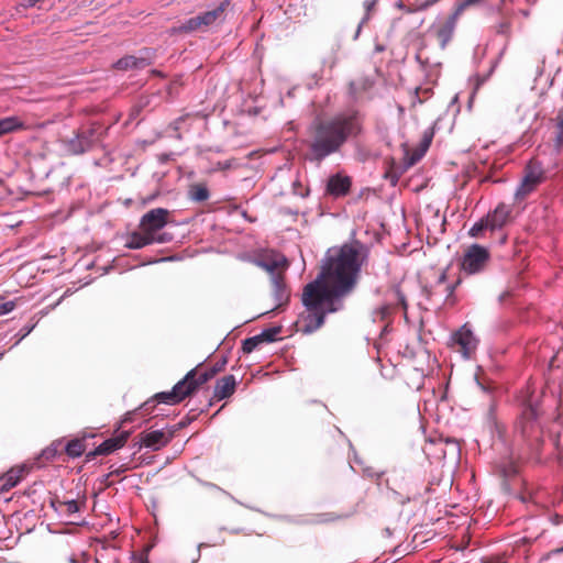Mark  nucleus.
Returning a JSON list of instances; mask_svg holds the SVG:
<instances>
[{"mask_svg": "<svg viewBox=\"0 0 563 563\" xmlns=\"http://www.w3.org/2000/svg\"><path fill=\"white\" fill-rule=\"evenodd\" d=\"M367 257L368 249L360 241L328 251L320 274L302 291V303L307 309V316L302 318V332L317 331L328 313L343 308V298L355 288Z\"/></svg>", "mask_w": 563, "mask_h": 563, "instance_id": "obj_1", "label": "nucleus"}, {"mask_svg": "<svg viewBox=\"0 0 563 563\" xmlns=\"http://www.w3.org/2000/svg\"><path fill=\"white\" fill-rule=\"evenodd\" d=\"M363 121V114L358 110L349 109L316 122L311 129L307 158L319 164L339 152L350 139L361 134Z\"/></svg>", "mask_w": 563, "mask_h": 563, "instance_id": "obj_2", "label": "nucleus"}, {"mask_svg": "<svg viewBox=\"0 0 563 563\" xmlns=\"http://www.w3.org/2000/svg\"><path fill=\"white\" fill-rule=\"evenodd\" d=\"M479 1L481 0H464L460 2L449 16H446L445 19L437 20L438 23H434L432 25L431 30L434 33L437 40L439 41L440 47L442 49H444L453 38L457 21L461 14L464 12V10Z\"/></svg>", "mask_w": 563, "mask_h": 563, "instance_id": "obj_3", "label": "nucleus"}, {"mask_svg": "<svg viewBox=\"0 0 563 563\" xmlns=\"http://www.w3.org/2000/svg\"><path fill=\"white\" fill-rule=\"evenodd\" d=\"M170 212L165 208H154L144 213L140 220L139 228L153 238H165L166 243L173 240L170 233L162 232L168 223Z\"/></svg>", "mask_w": 563, "mask_h": 563, "instance_id": "obj_4", "label": "nucleus"}, {"mask_svg": "<svg viewBox=\"0 0 563 563\" xmlns=\"http://www.w3.org/2000/svg\"><path fill=\"white\" fill-rule=\"evenodd\" d=\"M545 179L544 169L538 162H530L525 168V176L515 191L516 199H523Z\"/></svg>", "mask_w": 563, "mask_h": 563, "instance_id": "obj_5", "label": "nucleus"}, {"mask_svg": "<svg viewBox=\"0 0 563 563\" xmlns=\"http://www.w3.org/2000/svg\"><path fill=\"white\" fill-rule=\"evenodd\" d=\"M516 432L520 433L523 440L539 441L541 438V428L538 422V410L533 406L523 409L519 421L516 424Z\"/></svg>", "mask_w": 563, "mask_h": 563, "instance_id": "obj_6", "label": "nucleus"}, {"mask_svg": "<svg viewBox=\"0 0 563 563\" xmlns=\"http://www.w3.org/2000/svg\"><path fill=\"white\" fill-rule=\"evenodd\" d=\"M489 261V252L479 244H472L465 252L461 267L468 274H478L486 267Z\"/></svg>", "mask_w": 563, "mask_h": 563, "instance_id": "obj_7", "label": "nucleus"}, {"mask_svg": "<svg viewBox=\"0 0 563 563\" xmlns=\"http://www.w3.org/2000/svg\"><path fill=\"white\" fill-rule=\"evenodd\" d=\"M451 340L454 345L459 346V351L466 360L472 357L478 345V339L467 324L462 325L455 331Z\"/></svg>", "mask_w": 563, "mask_h": 563, "instance_id": "obj_8", "label": "nucleus"}, {"mask_svg": "<svg viewBox=\"0 0 563 563\" xmlns=\"http://www.w3.org/2000/svg\"><path fill=\"white\" fill-rule=\"evenodd\" d=\"M194 372H188L185 377L179 380L170 391H162L155 395L158 402L166 405H176L183 401L187 396L192 394V387H186Z\"/></svg>", "mask_w": 563, "mask_h": 563, "instance_id": "obj_9", "label": "nucleus"}, {"mask_svg": "<svg viewBox=\"0 0 563 563\" xmlns=\"http://www.w3.org/2000/svg\"><path fill=\"white\" fill-rule=\"evenodd\" d=\"M96 142V132L93 129L77 133L65 144L66 151L71 155H80L92 148Z\"/></svg>", "mask_w": 563, "mask_h": 563, "instance_id": "obj_10", "label": "nucleus"}, {"mask_svg": "<svg viewBox=\"0 0 563 563\" xmlns=\"http://www.w3.org/2000/svg\"><path fill=\"white\" fill-rule=\"evenodd\" d=\"M255 263L271 275V279L274 278V276H283L288 267L287 258L279 253L266 255Z\"/></svg>", "mask_w": 563, "mask_h": 563, "instance_id": "obj_11", "label": "nucleus"}, {"mask_svg": "<svg viewBox=\"0 0 563 563\" xmlns=\"http://www.w3.org/2000/svg\"><path fill=\"white\" fill-rule=\"evenodd\" d=\"M152 64V55L145 49L141 56L126 55L115 62L114 67L119 70L143 69Z\"/></svg>", "mask_w": 563, "mask_h": 563, "instance_id": "obj_12", "label": "nucleus"}, {"mask_svg": "<svg viewBox=\"0 0 563 563\" xmlns=\"http://www.w3.org/2000/svg\"><path fill=\"white\" fill-rule=\"evenodd\" d=\"M166 243L165 238H153L147 234L144 230L139 228V231L132 232L125 241V246L131 250H140L152 244H164Z\"/></svg>", "mask_w": 563, "mask_h": 563, "instance_id": "obj_13", "label": "nucleus"}, {"mask_svg": "<svg viewBox=\"0 0 563 563\" xmlns=\"http://www.w3.org/2000/svg\"><path fill=\"white\" fill-rule=\"evenodd\" d=\"M229 5L230 0H223L214 9L198 14L202 31H206L209 26L216 24L219 21H224L225 11Z\"/></svg>", "mask_w": 563, "mask_h": 563, "instance_id": "obj_14", "label": "nucleus"}, {"mask_svg": "<svg viewBox=\"0 0 563 563\" xmlns=\"http://www.w3.org/2000/svg\"><path fill=\"white\" fill-rule=\"evenodd\" d=\"M461 280L457 279L453 283H448L446 272L443 271L434 285L435 294H441L444 296V302L449 306H453L456 302V297L454 295L456 287L460 285Z\"/></svg>", "mask_w": 563, "mask_h": 563, "instance_id": "obj_15", "label": "nucleus"}, {"mask_svg": "<svg viewBox=\"0 0 563 563\" xmlns=\"http://www.w3.org/2000/svg\"><path fill=\"white\" fill-rule=\"evenodd\" d=\"M170 437L163 430L145 431L140 434V443L145 448L157 451L169 442Z\"/></svg>", "mask_w": 563, "mask_h": 563, "instance_id": "obj_16", "label": "nucleus"}, {"mask_svg": "<svg viewBox=\"0 0 563 563\" xmlns=\"http://www.w3.org/2000/svg\"><path fill=\"white\" fill-rule=\"evenodd\" d=\"M511 213V207L506 203H499L494 211L486 216L490 231L501 229L508 221Z\"/></svg>", "mask_w": 563, "mask_h": 563, "instance_id": "obj_17", "label": "nucleus"}, {"mask_svg": "<svg viewBox=\"0 0 563 563\" xmlns=\"http://www.w3.org/2000/svg\"><path fill=\"white\" fill-rule=\"evenodd\" d=\"M352 180L349 176L335 174L331 176L327 184V191L334 197H343L349 194Z\"/></svg>", "mask_w": 563, "mask_h": 563, "instance_id": "obj_18", "label": "nucleus"}, {"mask_svg": "<svg viewBox=\"0 0 563 563\" xmlns=\"http://www.w3.org/2000/svg\"><path fill=\"white\" fill-rule=\"evenodd\" d=\"M236 383L234 375H227L218 379L214 386L213 397L218 400L230 397L235 390Z\"/></svg>", "mask_w": 563, "mask_h": 563, "instance_id": "obj_19", "label": "nucleus"}, {"mask_svg": "<svg viewBox=\"0 0 563 563\" xmlns=\"http://www.w3.org/2000/svg\"><path fill=\"white\" fill-rule=\"evenodd\" d=\"M128 433H122L120 437L111 438L106 441H103L101 444H99L93 454L97 455H108L118 449L122 448L128 439Z\"/></svg>", "mask_w": 563, "mask_h": 563, "instance_id": "obj_20", "label": "nucleus"}, {"mask_svg": "<svg viewBox=\"0 0 563 563\" xmlns=\"http://www.w3.org/2000/svg\"><path fill=\"white\" fill-rule=\"evenodd\" d=\"M273 285V296L276 301V307H280L285 305L289 299V290L285 284L284 275L283 276H274L272 278Z\"/></svg>", "mask_w": 563, "mask_h": 563, "instance_id": "obj_21", "label": "nucleus"}, {"mask_svg": "<svg viewBox=\"0 0 563 563\" xmlns=\"http://www.w3.org/2000/svg\"><path fill=\"white\" fill-rule=\"evenodd\" d=\"M440 0H415L410 3H405L404 1L399 0L396 2V8L402 10L405 13L411 14L419 11H424L435 3H438Z\"/></svg>", "mask_w": 563, "mask_h": 563, "instance_id": "obj_22", "label": "nucleus"}, {"mask_svg": "<svg viewBox=\"0 0 563 563\" xmlns=\"http://www.w3.org/2000/svg\"><path fill=\"white\" fill-rule=\"evenodd\" d=\"M374 86V80L369 77L363 76L350 82L349 93L352 99L358 100L361 93L369 90Z\"/></svg>", "mask_w": 563, "mask_h": 563, "instance_id": "obj_23", "label": "nucleus"}, {"mask_svg": "<svg viewBox=\"0 0 563 563\" xmlns=\"http://www.w3.org/2000/svg\"><path fill=\"white\" fill-rule=\"evenodd\" d=\"M22 128L23 123L16 117H8L0 119V136L18 131Z\"/></svg>", "mask_w": 563, "mask_h": 563, "instance_id": "obj_24", "label": "nucleus"}, {"mask_svg": "<svg viewBox=\"0 0 563 563\" xmlns=\"http://www.w3.org/2000/svg\"><path fill=\"white\" fill-rule=\"evenodd\" d=\"M190 372H194L192 376L189 378L186 387H192V393L201 385L207 383L213 377V373L209 372L208 369L202 373H197L196 369H191Z\"/></svg>", "mask_w": 563, "mask_h": 563, "instance_id": "obj_25", "label": "nucleus"}, {"mask_svg": "<svg viewBox=\"0 0 563 563\" xmlns=\"http://www.w3.org/2000/svg\"><path fill=\"white\" fill-rule=\"evenodd\" d=\"M195 31H202L198 15L184 21L180 25L172 29L173 34L190 33V32H195Z\"/></svg>", "mask_w": 563, "mask_h": 563, "instance_id": "obj_26", "label": "nucleus"}, {"mask_svg": "<svg viewBox=\"0 0 563 563\" xmlns=\"http://www.w3.org/2000/svg\"><path fill=\"white\" fill-rule=\"evenodd\" d=\"M24 471H25L24 467H20L18 470H14V468L10 470L5 474L2 489H10V488H13L14 486H16L20 483V481L22 479Z\"/></svg>", "mask_w": 563, "mask_h": 563, "instance_id": "obj_27", "label": "nucleus"}, {"mask_svg": "<svg viewBox=\"0 0 563 563\" xmlns=\"http://www.w3.org/2000/svg\"><path fill=\"white\" fill-rule=\"evenodd\" d=\"M86 450V445L84 440L80 439H74L69 441L66 446L65 451L69 457H79Z\"/></svg>", "mask_w": 563, "mask_h": 563, "instance_id": "obj_28", "label": "nucleus"}, {"mask_svg": "<svg viewBox=\"0 0 563 563\" xmlns=\"http://www.w3.org/2000/svg\"><path fill=\"white\" fill-rule=\"evenodd\" d=\"M209 189L205 185H194L189 190V197L192 201L202 202L209 198Z\"/></svg>", "mask_w": 563, "mask_h": 563, "instance_id": "obj_29", "label": "nucleus"}, {"mask_svg": "<svg viewBox=\"0 0 563 563\" xmlns=\"http://www.w3.org/2000/svg\"><path fill=\"white\" fill-rule=\"evenodd\" d=\"M279 332H280L279 328H269V329L263 330L260 334H257V336L260 338L262 343H264V342L271 343L276 340Z\"/></svg>", "mask_w": 563, "mask_h": 563, "instance_id": "obj_30", "label": "nucleus"}, {"mask_svg": "<svg viewBox=\"0 0 563 563\" xmlns=\"http://www.w3.org/2000/svg\"><path fill=\"white\" fill-rule=\"evenodd\" d=\"M261 343L262 342L257 335L247 338L243 341L242 350L244 353H252Z\"/></svg>", "mask_w": 563, "mask_h": 563, "instance_id": "obj_31", "label": "nucleus"}, {"mask_svg": "<svg viewBox=\"0 0 563 563\" xmlns=\"http://www.w3.org/2000/svg\"><path fill=\"white\" fill-rule=\"evenodd\" d=\"M375 3H376V0H366L364 2V8H365L366 13L357 26L355 37L358 36L362 25L369 19V12L374 8Z\"/></svg>", "mask_w": 563, "mask_h": 563, "instance_id": "obj_32", "label": "nucleus"}, {"mask_svg": "<svg viewBox=\"0 0 563 563\" xmlns=\"http://www.w3.org/2000/svg\"><path fill=\"white\" fill-rule=\"evenodd\" d=\"M485 229H489L488 228V222L487 220L484 218V219H481L478 222H476L470 230V234L473 236V238H476L478 236V234L485 230Z\"/></svg>", "mask_w": 563, "mask_h": 563, "instance_id": "obj_33", "label": "nucleus"}, {"mask_svg": "<svg viewBox=\"0 0 563 563\" xmlns=\"http://www.w3.org/2000/svg\"><path fill=\"white\" fill-rule=\"evenodd\" d=\"M15 306V301H4L3 298H0V316L11 312L12 310H14Z\"/></svg>", "mask_w": 563, "mask_h": 563, "instance_id": "obj_34", "label": "nucleus"}, {"mask_svg": "<svg viewBox=\"0 0 563 563\" xmlns=\"http://www.w3.org/2000/svg\"><path fill=\"white\" fill-rule=\"evenodd\" d=\"M432 136H433V133H430V134L426 133L424 134L423 141H422V152L416 158H412L411 164H413L415 162H417L418 159L421 158V156L424 154L427 148L430 146V143L432 141Z\"/></svg>", "mask_w": 563, "mask_h": 563, "instance_id": "obj_35", "label": "nucleus"}, {"mask_svg": "<svg viewBox=\"0 0 563 563\" xmlns=\"http://www.w3.org/2000/svg\"><path fill=\"white\" fill-rule=\"evenodd\" d=\"M34 329V324L32 325H24L16 334L15 336L18 338L16 339V342H15V345L19 344L25 336H27Z\"/></svg>", "mask_w": 563, "mask_h": 563, "instance_id": "obj_36", "label": "nucleus"}, {"mask_svg": "<svg viewBox=\"0 0 563 563\" xmlns=\"http://www.w3.org/2000/svg\"><path fill=\"white\" fill-rule=\"evenodd\" d=\"M64 507L68 514H75L79 510L78 503L74 499L65 501Z\"/></svg>", "mask_w": 563, "mask_h": 563, "instance_id": "obj_37", "label": "nucleus"}, {"mask_svg": "<svg viewBox=\"0 0 563 563\" xmlns=\"http://www.w3.org/2000/svg\"><path fill=\"white\" fill-rule=\"evenodd\" d=\"M342 518H345V516H336L333 514H323L319 517L317 522H330V521H334V520L342 519Z\"/></svg>", "mask_w": 563, "mask_h": 563, "instance_id": "obj_38", "label": "nucleus"}, {"mask_svg": "<svg viewBox=\"0 0 563 563\" xmlns=\"http://www.w3.org/2000/svg\"><path fill=\"white\" fill-rule=\"evenodd\" d=\"M510 23L508 21H501L496 26V32L498 34L506 35L509 33Z\"/></svg>", "mask_w": 563, "mask_h": 563, "instance_id": "obj_39", "label": "nucleus"}, {"mask_svg": "<svg viewBox=\"0 0 563 563\" xmlns=\"http://www.w3.org/2000/svg\"><path fill=\"white\" fill-rule=\"evenodd\" d=\"M395 297L397 302L401 306L404 310H407V301L405 295L401 292L399 288L395 289Z\"/></svg>", "mask_w": 563, "mask_h": 563, "instance_id": "obj_40", "label": "nucleus"}, {"mask_svg": "<svg viewBox=\"0 0 563 563\" xmlns=\"http://www.w3.org/2000/svg\"><path fill=\"white\" fill-rule=\"evenodd\" d=\"M227 364L225 357H222L220 361L216 362V364L210 367L208 371L213 373V376H216L217 373L222 371Z\"/></svg>", "mask_w": 563, "mask_h": 563, "instance_id": "obj_41", "label": "nucleus"}, {"mask_svg": "<svg viewBox=\"0 0 563 563\" xmlns=\"http://www.w3.org/2000/svg\"><path fill=\"white\" fill-rule=\"evenodd\" d=\"M558 130H559V139L563 140V114L559 117Z\"/></svg>", "mask_w": 563, "mask_h": 563, "instance_id": "obj_42", "label": "nucleus"}, {"mask_svg": "<svg viewBox=\"0 0 563 563\" xmlns=\"http://www.w3.org/2000/svg\"><path fill=\"white\" fill-rule=\"evenodd\" d=\"M563 552V548H558V549H554L552 550L549 555H556V554H560Z\"/></svg>", "mask_w": 563, "mask_h": 563, "instance_id": "obj_43", "label": "nucleus"}, {"mask_svg": "<svg viewBox=\"0 0 563 563\" xmlns=\"http://www.w3.org/2000/svg\"><path fill=\"white\" fill-rule=\"evenodd\" d=\"M68 561H69L70 563H77V559H76V556H75V555L69 556V558H68Z\"/></svg>", "mask_w": 563, "mask_h": 563, "instance_id": "obj_44", "label": "nucleus"}, {"mask_svg": "<svg viewBox=\"0 0 563 563\" xmlns=\"http://www.w3.org/2000/svg\"><path fill=\"white\" fill-rule=\"evenodd\" d=\"M2 356H3V353H0V360L2 358Z\"/></svg>", "mask_w": 563, "mask_h": 563, "instance_id": "obj_45", "label": "nucleus"}, {"mask_svg": "<svg viewBox=\"0 0 563 563\" xmlns=\"http://www.w3.org/2000/svg\"><path fill=\"white\" fill-rule=\"evenodd\" d=\"M31 1H32V3H34L36 0H31Z\"/></svg>", "mask_w": 563, "mask_h": 563, "instance_id": "obj_46", "label": "nucleus"}]
</instances>
